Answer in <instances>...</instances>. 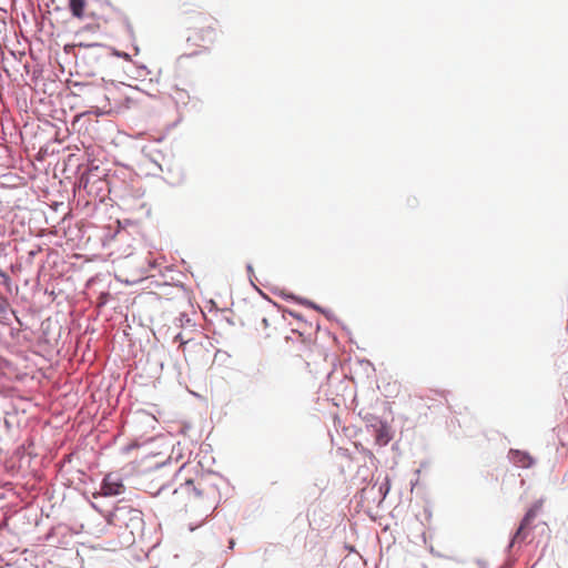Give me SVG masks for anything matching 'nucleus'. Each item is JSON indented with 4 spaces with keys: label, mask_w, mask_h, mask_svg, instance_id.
<instances>
[{
    "label": "nucleus",
    "mask_w": 568,
    "mask_h": 568,
    "mask_svg": "<svg viewBox=\"0 0 568 568\" xmlns=\"http://www.w3.org/2000/svg\"><path fill=\"white\" fill-rule=\"evenodd\" d=\"M221 499L216 478L213 475H201L187 479L174 489L171 505L190 516V529L194 530L204 524L215 510Z\"/></svg>",
    "instance_id": "f257e3e1"
},
{
    "label": "nucleus",
    "mask_w": 568,
    "mask_h": 568,
    "mask_svg": "<svg viewBox=\"0 0 568 568\" xmlns=\"http://www.w3.org/2000/svg\"><path fill=\"white\" fill-rule=\"evenodd\" d=\"M219 36L217 20L210 16H195L189 28L187 41L196 47L207 48Z\"/></svg>",
    "instance_id": "f03ea898"
},
{
    "label": "nucleus",
    "mask_w": 568,
    "mask_h": 568,
    "mask_svg": "<svg viewBox=\"0 0 568 568\" xmlns=\"http://www.w3.org/2000/svg\"><path fill=\"white\" fill-rule=\"evenodd\" d=\"M539 509H540L539 505H534L531 508H529V510L526 513L525 517L523 518L518 529L516 530V532L513 537L511 545H514L516 542H521L527 538L528 530H529L532 521L537 517Z\"/></svg>",
    "instance_id": "7ed1b4c3"
},
{
    "label": "nucleus",
    "mask_w": 568,
    "mask_h": 568,
    "mask_svg": "<svg viewBox=\"0 0 568 568\" xmlns=\"http://www.w3.org/2000/svg\"><path fill=\"white\" fill-rule=\"evenodd\" d=\"M124 491V485L122 479L118 476L109 474L104 477L101 486V495L103 496H116Z\"/></svg>",
    "instance_id": "20e7f679"
},
{
    "label": "nucleus",
    "mask_w": 568,
    "mask_h": 568,
    "mask_svg": "<svg viewBox=\"0 0 568 568\" xmlns=\"http://www.w3.org/2000/svg\"><path fill=\"white\" fill-rule=\"evenodd\" d=\"M509 460L517 467L529 468L534 465V458L524 450L510 449L508 453Z\"/></svg>",
    "instance_id": "39448f33"
},
{
    "label": "nucleus",
    "mask_w": 568,
    "mask_h": 568,
    "mask_svg": "<svg viewBox=\"0 0 568 568\" xmlns=\"http://www.w3.org/2000/svg\"><path fill=\"white\" fill-rule=\"evenodd\" d=\"M390 439H392V434H390L389 427L386 426L385 424H381L375 429L376 444H378L379 446H385L390 442Z\"/></svg>",
    "instance_id": "423d86ee"
},
{
    "label": "nucleus",
    "mask_w": 568,
    "mask_h": 568,
    "mask_svg": "<svg viewBox=\"0 0 568 568\" xmlns=\"http://www.w3.org/2000/svg\"><path fill=\"white\" fill-rule=\"evenodd\" d=\"M181 349H182V353L184 355V357L186 359H194L193 358V353H197V352H202L203 351V346L199 343H194L192 341H187V342H182L181 345H180Z\"/></svg>",
    "instance_id": "0eeeda50"
},
{
    "label": "nucleus",
    "mask_w": 568,
    "mask_h": 568,
    "mask_svg": "<svg viewBox=\"0 0 568 568\" xmlns=\"http://www.w3.org/2000/svg\"><path fill=\"white\" fill-rule=\"evenodd\" d=\"M85 6H87V1L85 0H70L69 1V9H70L72 16L78 18V19H84V17H85V13H84Z\"/></svg>",
    "instance_id": "6e6552de"
},
{
    "label": "nucleus",
    "mask_w": 568,
    "mask_h": 568,
    "mask_svg": "<svg viewBox=\"0 0 568 568\" xmlns=\"http://www.w3.org/2000/svg\"><path fill=\"white\" fill-rule=\"evenodd\" d=\"M105 10L108 11V13L98 14L97 12L91 11L88 14V17H90V18L95 20L97 28H101V27H103V26L109 23V21H110V13H112V9L109 6H105Z\"/></svg>",
    "instance_id": "1a4fd4ad"
},
{
    "label": "nucleus",
    "mask_w": 568,
    "mask_h": 568,
    "mask_svg": "<svg viewBox=\"0 0 568 568\" xmlns=\"http://www.w3.org/2000/svg\"><path fill=\"white\" fill-rule=\"evenodd\" d=\"M9 308V302L6 297L0 296V315H4Z\"/></svg>",
    "instance_id": "9d476101"
},
{
    "label": "nucleus",
    "mask_w": 568,
    "mask_h": 568,
    "mask_svg": "<svg viewBox=\"0 0 568 568\" xmlns=\"http://www.w3.org/2000/svg\"><path fill=\"white\" fill-rule=\"evenodd\" d=\"M262 324H263L264 328H267V327H268V321H267V318H265V317H264V318H262Z\"/></svg>",
    "instance_id": "9b49d317"
},
{
    "label": "nucleus",
    "mask_w": 568,
    "mask_h": 568,
    "mask_svg": "<svg viewBox=\"0 0 568 568\" xmlns=\"http://www.w3.org/2000/svg\"><path fill=\"white\" fill-rule=\"evenodd\" d=\"M0 276L3 278H8L7 274L0 270Z\"/></svg>",
    "instance_id": "f8f14e48"
}]
</instances>
